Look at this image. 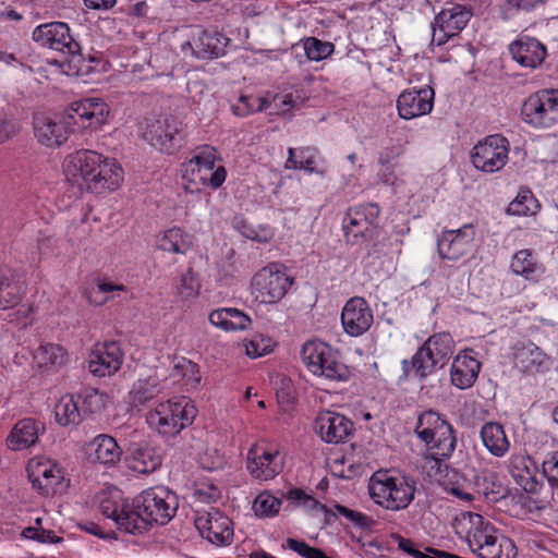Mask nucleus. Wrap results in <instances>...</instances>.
Masks as SVG:
<instances>
[{
	"label": "nucleus",
	"mask_w": 558,
	"mask_h": 558,
	"mask_svg": "<svg viewBox=\"0 0 558 558\" xmlns=\"http://www.w3.org/2000/svg\"><path fill=\"white\" fill-rule=\"evenodd\" d=\"M108 116L109 107L101 98H85L72 102L61 117L35 114L34 134L41 145L60 147L71 132L96 130L107 122Z\"/></svg>",
	"instance_id": "nucleus-1"
},
{
	"label": "nucleus",
	"mask_w": 558,
	"mask_h": 558,
	"mask_svg": "<svg viewBox=\"0 0 558 558\" xmlns=\"http://www.w3.org/2000/svg\"><path fill=\"white\" fill-rule=\"evenodd\" d=\"M63 172L70 184L93 193L114 191L123 180V169L116 160L89 149L69 154L63 161Z\"/></svg>",
	"instance_id": "nucleus-2"
},
{
	"label": "nucleus",
	"mask_w": 558,
	"mask_h": 558,
	"mask_svg": "<svg viewBox=\"0 0 558 558\" xmlns=\"http://www.w3.org/2000/svg\"><path fill=\"white\" fill-rule=\"evenodd\" d=\"M178 508L177 497L162 486L143 490L132 501V522H126V533L143 534L153 523L167 524Z\"/></svg>",
	"instance_id": "nucleus-3"
},
{
	"label": "nucleus",
	"mask_w": 558,
	"mask_h": 558,
	"mask_svg": "<svg viewBox=\"0 0 558 558\" xmlns=\"http://www.w3.org/2000/svg\"><path fill=\"white\" fill-rule=\"evenodd\" d=\"M414 433L436 462L449 459L456 450V429L445 416L432 409L417 415Z\"/></svg>",
	"instance_id": "nucleus-4"
},
{
	"label": "nucleus",
	"mask_w": 558,
	"mask_h": 558,
	"mask_svg": "<svg viewBox=\"0 0 558 558\" xmlns=\"http://www.w3.org/2000/svg\"><path fill=\"white\" fill-rule=\"evenodd\" d=\"M454 351V341L449 332L430 336L412 356L411 361H402L404 377L414 375L423 380L438 368H442Z\"/></svg>",
	"instance_id": "nucleus-5"
},
{
	"label": "nucleus",
	"mask_w": 558,
	"mask_h": 558,
	"mask_svg": "<svg viewBox=\"0 0 558 558\" xmlns=\"http://www.w3.org/2000/svg\"><path fill=\"white\" fill-rule=\"evenodd\" d=\"M466 542L481 558H513L515 546L511 539L499 535L497 529L478 513H468Z\"/></svg>",
	"instance_id": "nucleus-6"
},
{
	"label": "nucleus",
	"mask_w": 558,
	"mask_h": 558,
	"mask_svg": "<svg viewBox=\"0 0 558 558\" xmlns=\"http://www.w3.org/2000/svg\"><path fill=\"white\" fill-rule=\"evenodd\" d=\"M217 150L211 146H202L196 154L183 163V186L186 192L198 193L204 186L219 189L226 181L227 170L216 166Z\"/></svg>",
	"instance_id": "nucleus-7"
},
{
	"label": "nucleus",
	"mask_w": 558,
	"mask_h": 558,
	"mask_svg": "<svg viewBox=\"0 0 558 558\" xmlns=\"http://www.w3.org/2000/svg\"><path fill=\"white\" fill-rule=\"evenodd\" d=\"M32 39L41 47L61 52L68 58L69 69L76 74H87L92 66L84 65L80 44L73 38L64 22H49L34 28Z\"/></svg>",
	"instance_id": "nucleus-8"
},
{
	"label": "nucleus",
	"mask_w": 558,
	"mask_h": 558,
	"mask_svg": "<svg viewBox=\"0 0 558 558\" xmlns=\"http://www.w3.org/2000/svg\"><path fill=\"white\" fill-rule=\"evenodd\" d=\"M369 495L380 507L399 511L407 509L414 499V481L404 476H392L388 471L373 474L368 484Z\"/></svg>",
	"instance_id": "nucleus-9"
},
{
	"label": "nucleus",
	"mask_w": 558,
	"mask_h": 558,
	"mask_svg": "<svg viewBox=\"0 0 558 558\" xmlns=\"http://www.w3.org/2000/svg\"><path fill=\"white\" fill-rule=\"evenodd\" d=\"M197 410L186 397H179L159 403L146 415L150 428L163 436H174L191 425Z\"/></svg>",
	"instance_id": "nucleus-10"
},
{
	"label": "nucleus",
	"mask_w": 558,
	"mask_h": 558,
	"mask_svg": "<svg viewBox=\"0 0 558 558\" xmlns=\"http://www.w3.org/2000/svg\"><path fill=\"white\" fill-rule=\"evenodd\" d=\"M302 361L314 375L324 376L330 380L344 381L350 371L340 359L338 351L322 341H307L301 352Z\"/></svg>",
	"instance_id": "nucleus-11"
},
{
	"label": "nucleus",
	"mask_w": 558,
	"mask_h": 558,
	"mask_svg": "<svg viewBox=\"0 0 558 558\" xmlns=\"http://www.w3.org/2000/svg\"><path fill=\"white\" fill-rule=\"evenodd\" d=\"M510 142L502 134H490L478 141L470 151L474 168L484 173L500 171L509 160Z\"/></svg>",
	"instance_id": "nucleus-12"
},
{
	"label": "nucleus",
	"mask_w": 558,
	"mask_h": 558,
	"mask_svg": "<svg viewBox=\"0 0 558 558\" xmlns=\"http://www.w3.org/2000/svg\"><path fill=\"white\" fill-rule=\"evenodd\" d=\"M293 283V278L287 275L277 264H270L257 271L251 281L252 294L263 304L279 302Z\"/></svg>",
	"instance_id": "nucleus-13"
},
{
	"label": "nucleus",
	"mask_w": 558,
	"mask_h": 558,
	"mask_svg": "<svg viewBox=\"0 0 558 558\" xmlns=\"http://www.w3.org/2000/svg\"><path fill=\"white\" fill-rule=\"evenodd\" d=\"M522 120L534 128H550L558 122V89H541L521 107Z\"/></svg>",
	"instance_id": "nucleus-14"
},
{
	"label": "nucleus",
	"mask_w": 558,
	"mask_h": 558,
	"mask_svg": "<svg viewBox=\"0 0 558 558\" xmlns=\"http://www.w3.org/2000/svg\"><path fill=\"white\" fill-rule=\"evenodd\" d=\"M183 123L175 117L147 120L143 137L151 146L171 154L183 140Z\"/></svg>",
	"instance_id": "nucleus-15"
},
{
	"label": "nucleus",
	"mask_w": 558,
	"mask_h": 558,
	"mask_svg": "<svg viewBox=\"0 0 558 558\" xmlns=\"http://www.w3.org/2000/svg\"><path fill=\"white\" fill-rule=\"evenodd\" d=\"M378 215L379 207L376 204L349 208L342 222L347 242L356 244L363 239L371 238Z\"/></svg>",
	"instance_id": "nucleus-16"
},
{
	"label": "nucleus",
	"mask_w": 558,
	"mask_h": 558,
	"mask_svg": "<svg viewBox=\"0 0 558 558\" xmlns=\"http://www.w3.org/2000/svg\"><path fill=\"white\" fill-rule=\"evenodd\" d=\"M283 468V461L277 449L263 444H254L247 451L246 469L258 481L275 478Z\"/></svg>",
	"instance_id": "nucleus-17"
},
{
	"label": "nucleus",
	"mask_w": 558,
	"mask_h": 558,
	"mask_svg": "<svg viewBox=\"0 0 558 558\" xmlns=\"http://www.w3.org/2000/svg\"><path fill=\"white\" fill-rule=\"evenodd\" d=\"M471 16L472 12L465 7L450 3L435 16L432 41L438 46L445 44L466 26Z\"/></svg>",
	"instance_id": "nucleus-18"
},
{
	"label": "nucleus",
	"mask_w": 558,
	"mask_h": 558,
	"mask_svg": "<svg viewBox=\"0 0 558 558\" xmlns=\"http://www.w3.org/2000/svg\"><path fill=\"white\" fill-rule=\"evenodd\" d=\"M475 230L472 225H464L456 230H445L437 240V251L441 259L457 262L473 247Z\"/></svg>",
	"instance_id": "nucleus-19"
},
{
	"label": "nucleus",
	"mask_w": 558,
	"mask_h": 558,
	"mask_svg": "<svg viewBox=\"0 0 558 558\" xmlns=\"http://www.w3.org/2000/svg\"><path fill=\"white\" fill-rule=\"evenodd\" d=\"M232 525V521L216 508L195 519V526L201 535L219 546H226L232 542L234 534Z\"/></svg>",
	"instance_id": "nucleus-20"
},
{
	"label": "nucleus",
	"mask_w": 558,
	"mask_h": 558,
	"mask_svg": "<svg viewBox=\"0 0 558 558\" xmlns=\"http://www.w3.org/2000/svg\"><path fill=\"white\" fill-rule=\"evenodd\" d=\"M373 322V311L364 298L353 296L347 301L341 312L345 333L351 337L362 336L369 330Z\"/></svg>",
	"instance_id": "nucleus-21"
},
{
	"label": "nucleus",
	"mask_w": 558,
	"mask_h": 558,
	"mask_svg": "<svg viewBox=\"0 0 558 558\" xmlns=\"http://www.w3.org/2000/svg\"><path fill=\"white\" fill-rule=\"evenodd\" d=\"M123 363V352L114 342L97 343L88 356V369L97 377L111 376L117 373Z\"/></svg>",
	"instance_id": "nucleus-22"
},
{
	"label": "nucleus",
	"mask_w": 558,
	"mask_h": 558,
	"mask_svg": "<svg viewBox=\"0 0 558 558\" xmlns=\"http://www.w3.org/2000/svg\"><path fill=\"white\" fill-rule=\"evenodd\" d=\"M229 39L217 31L197 29L192 40L182 44V51L191 50L197 59L218 58L225 53Z\"/></svg>",
	"instance_id": "nucleus-23"
},
{
	"label": "nucleus",
	"mask_w": 558,
	"mask_h": 558,
	"mask_svg": "<svg viewBox=\"0 0 558 558\" xmlns=\"http://www.w3.org/2000/svg\"><path fill=\"white\" fill-rule=\"evenodd\" d=\"M315 430L327 444L344 442L353 430V423L344 415L324 411L315 420Z\"/></svg>",
	"instance_id": "nucleus-24"
},
{
	"label": "nucleus",
	"mask_w": 558,
	"mask_h": 558,
	"mask_svg": "<svg viewBox=\"0 0 558 558\" xmlns=\"http://www.w3.org/2000/svg\"><path fill=\"white\" fill-rule=\"evenodd\" d=\"M125 461L134 472L150 474L161 466L162 454L147 441H132L126 449Z\"/></svg>",
	"instance_id": "nucleus-25"
},
{
	"label": "nucleus",
	"mask_w": 558,
	"mask_h": 558,
	"mask_svg": "<svg viewBox=\"0 0 558 558\" xmlns=\"http://www.w3.org/2000/svg\"><path fill=\"white\" fill-rule=\"evenodd\" d=\"M434 89L428 86L402 92L397 100L399 116L410 120L429 113L434 106Z\"/></svg>",
	"instance_id": "nucleus-26"
},
{
	"label": "nucleus",
	"mask_w": 558,
	"mask_h": 558,
	"mask_svg": "<svg viewBox=\"0 0 558 558\" xmlns=\"http://www.w3.org/2000/svg\"><path fill=\"white\" fill-rule=\"evenodd\" d=\"M27 473L33 487L44 495H48L62 480L61 469L44 458L32 459L27 464Z\"/></svg>",
	"instance_id": "nucleus-27"
},
{
	"label": "nucleus",
	"mask_w": 558,
	"mask_h": 558,
	"mask_svg": "<svg viewBox=\"0 0 558 558\" xmlns=\"http://www.w3.org/2000/svg\"><path fill=\"white\" fill-rule=\"evenodd\" d=\"M85 454L90 463L116 466L121 460L122 449L112 436L100 434L86 444Z\"/></svg>",
	"instance_id": "nucleus-28"
},
{
	"label": "nucleus",
	"mask_w": 558,
	"mask_h": 558,
	"mask_svg": "<svg viewBox=\"0 0 558 558\" xmlns=\"http://www.w3.org/2000/svg\"><path fill=\"white\" fill-rule=\"evenodd\" d=\"M45 433V424L32 417L17 421L5 438L7 447L21 451L36 445L39 435Z\"/></svg>",
	"instance_id": "nucleus-29"
},
{
	"label": "nucleus",
	"mask_w": 558,
	"mask_h": 558,
	"mask_svg": "<svg viewBox=\"0 0 558 558\" xmlns=\"http://www.w3.org/2000/svg\"><path fill=\"white\" fill-rule=\"evenodd\" d=\"M509 51L520 65L530 69L539 66L547 54L546 47L539 40L527 36L513 41Z\"/></svg>",
	"instance_id": "nucleus-30"
},
{
	"label": "nucleus",
	"mask_w": 558,
	"mask_h": 558,
	"mask_svg": "<svg viewBox=\"0 0 558 558\" xmlns=\"http://www.w3.org/2000/svg\"><path fill=\"white\" fill-rule=\"evenodd\" d=\"M509 472L515 483L526 493H536L541 486L536 480L537 464L525 453L512 454L509 459Z\"/></svg>",
	"instance_id": "nucleus-31"
},
{
	"label": "nucleus",
	"mask_w": 558,
	"mask_h": 558,
	"mask_svg": "<svg viewBox=\"0 0 558 558\" xmlns=\"http://www.w3.org/2000/svg\"><path fill=\"white\" fill-rule=\"evenodd\" d=\"M288 155L287 169H303L308 173H316L320 177L327 174L325 159L316 147L289 148Z\"/></svg>",
	"instance_id": "nucleus-32"
},
{
	"label": "nucleus",
	"mask_w": 558,
	"mask_h": 558,
	"mask_svg": "<svg viewBox=\"0 0 558 558\" xmlns=\"http://www.w3.org/2000/svg\"><path fill=\"white\" fill-rule=\"evenodd\" d=\"M481 369V363L468 351L460 352L451 364L450 378L453 386L468 389L475 383Z\"/></svg>",
	"instance_id": "nucleus-33"
},
{
	"label": "nucleus",
	"mask_w": 558,
	"mask_h": 558,
	"mask_svg": "<svg viewBox=\"0 0 558 558\" xmlns=\"http://www.w3.org/2000/svg\"><path fill=\"white\" fill-rule=\"evenodd\" d=\"M514 366L522 373L535 374L545 363L546 355L531 341H518L512 347Z\"/></svg>",
	"instance_id": "nucleus-34"
},
{
	"label": "nucleus",
	"mask_w": 558,
	"mask_h": 558,
	"mask_svg": "<svg viewBox=\"0 0 558 558\" xmlns=\"http://www.w3.org/2000/svg\"><path fill=\"white\" fill-rule=\"evenodd\" d=\"M484 447L497 458L504 457L510 448V441L504 426L498 422H486L480 430Z\"/></svg>",
	"instance_id": "nucleus-35"
},
{
	"label": "nucleus",
	"mask_w": 558,
	"mask_h": 558,
	"mask_svg": "<svg viewBox=\"0 0 558 558\" xmlns=\"http://www.w3.org/2000/svg\"><path fill=\"white\" fill-rule=\"evenodd\" d=\"M510 268L513 274L530 281H537L544 274L543 265L531 250H521L514 253L511 258Z\"/></svg>",
	"instance_id": "nucleus-36"
},
{
	"label": "nucleus",
	"mask_w": 558,
	"mask_h": 558,
	"mask_svg": "<svg viewBox=\"0 0 558 558\" xmlns=\"http://www.w3.org/2000/svg\"><path fill=\"white\" fill-rule=\"evenodd\" d=\"M23 294L21 281L9 270H0V310L13 308L21 302Z\"/></svg>",
	"instance_id": "nucleus-37"
},
{
	"label": "nucleus",
	"mask_w": 558,
	"mask_h": 558,
	"mask_svg": "<svg viewBox=\"0 0 558 558\" xmlns=\"http://www.w3.org/2000/svg\"><path fill=\"white\" fill-rule=\"evenodd\" d=\"M56 421L61 426H77L83 420L78 400L75 395L61 397L54 407Z\"/></svg>",
	"instance_id": "nucleus-38"
},
{
	"label": "nucleus",
	"mask_w": 558,
	"mask_h": 558,
	"mask_svg": "<svg viewBox=\"0 0 558 558\" xmlns=\"http://www.w3.org/2000/svg\"><path fill=\"white\" fill-rule=\"evenodd\" d=\"M100 512L108 519H111L119 530L126 532V522H132V502H117L111 498H105L99 505Z\"/></svg>",
	"instance_id": "nucleus-39"
},
{
	"label": "nucleus",
	"mask_w": 558,
	"mask_h": 558,
	"mask_svg": "<svg viewBox=\"0 0 558 558\" xmlns=\"http://www.w3.org/2000/svg\"><path fill=\"white\" fill-rule=\"evenodd\" d=\"M158 248L175 254H185L192 246L191 236L178 227L163 232L157 241Z\"/></svg>",
	"instance_id": "nucleus-40"
},
{
	"label": "nucleus",
	"mask_w": 558,
	"mask_h": 558,
	"mask_svg": "<svg viewBox=\"0 0 558 558\" xmlns=\"http://www.w3.org/2000/svg\"><path fill=\"white\" fill-rule=\"evenodd\" d=\"M34 360L39 367L61 366L66 361V352L59 344L46 343L34 352Z\"/></svg>",
	"instance_id": "nucleus-41"
},
{
	"label": "nucleus",
	"mask_w": 558,
	"mask_h": 558,
	"mask_svg": "<svg viewBox=\"0 0 558 558\" xmlns=\"http://www.w3.org/2000/svg\"><path fill=\"white\" fill-rule=\"evenodd\" d=\"M160 393L156 379H138L130 391V402L137 408L147 404Z\"/></svg>",
	"instance_id": "nucleus-42"
},
{
	"label": "nucleus",
	"mask_w": 558,
	"mask_h": 558,
	"mask_svg": "<svg viewBox=\"0 0 558 558\" xmlns=\"http://www.w3.org/2000/svg\"><path fill=\"white\" fill-rule=\"evenodd\" d=\"M83 414L99 413L106 405L107 395L95 388H83L75 395Z\"/></svg>",
	"instance_id": "nucleus-43"
},
{
	"label": "nucleus",
	"mask_w": 558,
	"mask_h": 558,
	"mask_svg": "<svg viewBox=\"0 0 558 558\" xmlns=\"http://www.w3.org/2000/svg\"><path fill=\"white\" fill-rule=\"evenodd\" d=\"M270 102L258 96H241L232 105V112L238 117H246L254 112H260L269 107Z\"/></svg>",
	"instance_id": "nucleus-44"
},
{
	"label": "nucleus",
	"mask_w": 558,
	"mask_h": 558,
	"mask_svg": "<svg viewBox=\"0 0 558 558\" xmlns=\"http://www.w3.org/2000/svg\"><path fill=\"white\" fill-rule=\"evenodd\" d=\"M281 499L269 493H260L253 502V510L259 518L275 517L281 507Z\"/></svg>",
	"instance_id": "nucleus-45"
},
{
	"label": "nucleus",
	"mask_w": 558,
	"mask_h": 558,
	"mask_svg": "<svg viewBox=\"0 0 558 558\" xmlns=\"http://www.w3.org/2000/svg\"><path fill=\"white\" fill-rule=\"evenodd\" d=\"M303 48L308 60L320 61L333 52L335 46L316 37H307L303 40Z\"/></svg>",
	"instance_id": "nucleus-46"
},
{
	"label": "nucleus",
	"mask_w": 558,
	"mask_h": 558,
	"mask_svg": "<svg viewBox=\"0 0 558 558\" xmlns=\"http://www.w3.org/2000/svg\"><path fill=\"white\" fill-rule=\"evenodd\" d=\"M537 207V201L534 198L532 193L530 191H522L508 205L507 211L515 216H526L529 214H534Z\"/></svg>",
	"instance_id": "nucleus-47"
},
{
	"label": "nucleus",
	"mask_w": 558,
	"mask_h": 558,
	"mask_svg": "<svg viewBox=\"0 0 558 558\" xmlns=\"http://www.w3.org/2000/svg\"><path fill=\"white\" fill-rule=\"evenodd\" d=\"M446 476L447 481L444 485L447 490L461 500L471 501L473 499L465 478L459 472L451 470Z\"/></svg>",
	"instance_id": "nucleus-48"
},
{
	"label": "nucleus",
	"mask_w": 558,
	"mask_h": 558,
	"mask_svg": "<svg viewBox=\"0 0 558 558\" xmlns=\"http://www.w3.org/2000/svg\"><path fill=\"white\" fill-rule=\"evenodd\" d=\"M541 464L543 476L553 489L558 490V449L546 452Z\"/></svg>",
	"instance_id": "nucleus-49"
},
{
	"label": "nucleus",
	"mask_w": 558,
	"mask_h": 558,
	"mask_svg": "<svg viewBox=\"0 0 558 558\" xmlns=\"http://www.w3.org/2000/svg\"><path fill=\"white\" fill-rule=\"evenodd\" d=\"M272 340L263 335L253 336L251 340L245 343V352L252 359L260 357L272 350Z\"/></svg>",
	"instance_id": "nucleus-50"
},
{
	"label": "nucleus",
	"mask_w": 558,
	"mask_h": 558,
	"mask_svg": "<svg viewBox=\"0 0 558 558\" xmlns=\"http://www.w3.org/2000/svg\"><path fill=\"white\" fill-rule=\"evenodd\" d=\"M199 287V282L194 271L191 268H189L181 276L180 284L178 287V293L182 299L190 300L198 295Z\"/></svg>",
	"instance_id": "nucleus-51"
},
{
	"label": "nucleus",
	"mask_w": 558,
	"mask_h": 558,
	"mask_svg": "<svg viewBox=\"0 0 558 558\" xmlns=\"http://www.w3.org/2000/svg\"><path fill=\"white\" fill-rule=\"evenodd\" d=\"M287 499L298 505H303L311 510L325 511L326 507L317 501L314 497L305 494L300 488H292L287 493Z\"/></svg>",
	"instance_id": "nucleus-52"
},
{
	"label": "nucleus",
	"mask_w": 558,
	"mask_h": 558,
	"mask_svg": "<svg viewBox=\"0 0 558 558\" xmlns=\"http://www.w3.org/2000/svg\"><path fill=\"white\" fill-rule=\"evenodd\" d=\"M335 509L340 515L347 518L349 521L355 523L360 527H367L372 521L367 515L359 511L351 510L341 505H336Z\"/></svg>",
	"instance_id": "nucleus-53"
},
{
	"label": "nucleus",
	"mask_w": 558,
	"mask_h": 558,
	"mask_svg": "<svg viewBox=\"0 0 558 558\" xmlns=\"http://www.w3.org/2000/svg\"><path fill=\"white\" fill-rule=\"evenodd\" d=\"M17 131V124L4 112H0V144L12 138Z\"/></svg>",
	"instance_id": "nucleus-54"
},
{
	"label": "nucleus",
	"mask_w": 558,
	"mask_h": 558,
	"mask_svg": "<svg viewBox=\"0 0 558 558\" xmlns=\"http://www.w3.org/2000/svg\"><path fill=\"white\" fill-rule=\"evenodd\" d=\"M251 323L252 320L246 314L236 308H231L229 331L244 330L251 325Z\"/></svg>",
	"instance_id": "nucleus-55"
},
{
	"label": "nucleus",
	"mask_w": 558,
	"mask_h": 558,
	"mask_svg": "<svg viewBox=\"0 0 558 558\" xmlns=\"http://www.w3.org/2000/svg\"><path fill=\"white\" fill-rule=\"evenodd\" d=\"M403 148L401 145H392L384 148L378 157V163L380 166H393V161H396L402 154Z\"/></svg>",
	"instance_id": "nucleus-56"
},
{
	"label": "nucleus",
	"mask_w": 558,
	"mask_h": 558,
	"mask_svg": "<svg viewBox=\"0 0 558 558\" xmlns=\"http://www.w3.org/2000/svg\"><path fill=\"white\" fill-rule=\"evenodd\" d=\"M230 313L231 308L215 310L209 314V322L213 325L220 327L226 331H229Z\"/></svg>",
	"instance_id": "nucleus-57"
},
{
	"label": "nucleus",
	"mask_w": 558,
	"mask_h": 558,
	"mask_svg": "<svg viewBox=\"0 0 558 558\" xmlns=\"http://www.w3.org/2000/svg\"><path fill=\"white\" fill-rule=\"evenodd\" d=\"M490 484H492V487H488V478L485 477L484 483H483L482 493L488 501L495 502L505 496L504 487L501 484H496L493 481L490 482Z\"/></svg>",
	"instance_id": "nucleus-58"
},
{
	"label": "nucleus",
	"mask_w": 558,
	"mask_h": 558,
	"mask_svg": "<svg viewBox=\"0 0 558 558\" xmlns=\"http://www.w3.org/2000/svg\"><path fill=\"white\" fill-rule=\"evenodd\" d=\"M80 529L85 531L88 534H92V535L97 536L102 539H107V538H111V537L116 538L114 532L105 533L102 531V529L95 522L82 523V524H80Z\"/></svg>",
	"instance_id": "nucleus-59"
},
{
	"label": "nucleus",
	"mask_w": 558,
	"mask_h": 558,
	"mask_svg": "<svg viewBox=\"0 0 558 558\" xmlns=\"http://www.w3.org/2000/svg\"><path fill=\"white\" fill-rule=\"evenodd\" d=\"M195 494L198 496L201 501L206 502L216 501L220 496L219 489L213 485L207 488H198Z\"/></svg>",
	"instance_id": "nucleus-60"
},
{
	"label": "nucleus",
	"mask_w": 558,
	"mask_h": 558,
	"mask_svg": "<svg viewBox=\"0 0 558 558\" xmlns=\"http://www.w3.org/2000/svg\"><path fill=\"white\" fill-rule=\"evenodd\" d=\"M62 541L61 537L57 536L53 531L45 530L43 527H39L38 531V538L36 542L41 544H57Z\"/></svg>",
	"instance_id": "nucleus-61"
},
{
	"label": "nucleus",
	"mask_w": 558,
	"mask_h": 558,
	"mask_svg": "<svg viewBox=\"0 0 558 558\" xmlns=\"http://www.w3.org/2000/svg\"><path fill=\"white\" fill-rule=\"evenodd\" d=\"M532 502L534 505V509L532 507H530V509H521V510L517 511V515L518 517L529 515L532 518H539L542 512L545 510V504L537 502V501H532Z\"/></svg>",
	"instance_id": "nucleus-62"
},
{
	"label": "nucleus",
	"mask_w": 558,
	"mask_h": 558,
	"mask_svg": "<svg viewBox=\"0 0 558 558\" xmlns=\"http://www.w3.org/2000/svg\"><path fill=\"white\" fill-rule=\"evenodd\" d=\"M97 289L99 293L107 294L114 291H125V287L123 284H117L113 282H105L100 281L97 284Z\"/></svg>",
	"instance_id": "nucleus-63"
},
{
	"label": "nucleus",
	"mask_w": 558,
	"mask_h": 558,
	"mask_svg": "<svg viewBox=\"0 0 558 558\" xmlns=\"http://www.w3.org/2000/svg\"><path fill=\"white\" fill-rule=\"evenodd\" d=\"M514 8L522 11H531L542 3V0H511Z\"/></svg>",
	"instance_id": "nucleus-64"
}]
</instances>
